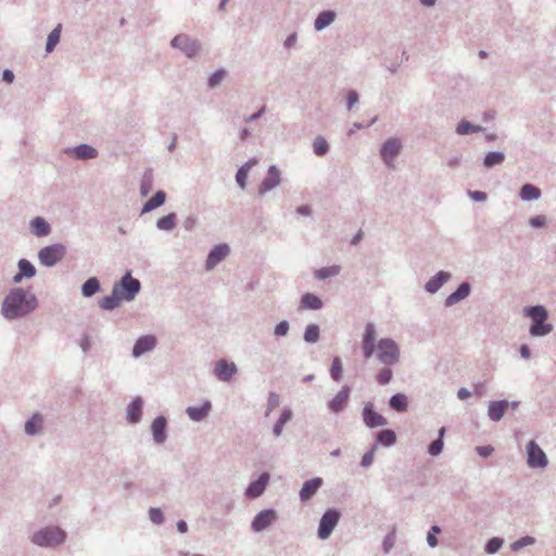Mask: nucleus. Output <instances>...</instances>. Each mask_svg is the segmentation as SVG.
I'll list each match as a JSON object with an SVG mask.
<instances>
[{"instance_id": "nucleus-29", "label": "nucleus", "mask_w": 556, "mask_h": 556, "mask_svg": "<svg viewBox=\"0 0 556 556\" xmlns=\"http://www.w3.org/2000/svg\"><path fill=\"white\" fill-rule=\"evenodd\" d=\"M74 155L77 159L86 160V159H94L98 155V152L94 148L88 144H80L73 150Z\"/></svg>"}, {"instance_id": "nucleus-28", "label": "nucleus", "mask_w": 556, "mask_h": 556, "mask_svg": "<svg viewBox=\"0 0 556 556\" xmlns=\"http://www.w3.org/2000/svg\"><path fill=\"white\" fill-rule=\"evenodd\" d=\"M469 292H470L469 285L466 282L462 283L455 292H453L451 295H448V298L446 299V304L453 305V304L457 303L458 301L467 298Z\"/></svg>"}, {"instance_id": "nucleus-20", "label": "nucleus", "mask_w": 556, "mask_h": 556, "mask_svg": "<svg viewBox=\"0 0 556 556\" xmlns=\"http://www.w3.org/2000/svg\"><path fill=\"white\" fill-rule=\"evenodd\" d=\"M509 403L507 401L491 402L489 405L488 414L493 421H498L507 410Z\"/></svg>"}, {"instance_id": "nucleus-63", "label": "nucleus", "mask_w": 556, "mask_h": 556, "mask_svg": "<svg viewBox=\"0 0 556 556\" xmlns=\"http://www.w3.org/2000/svg\"><path fill=\"white\" fill-rule=\"evenodd\" d=\"M13 79H14V74L11 71L5 70L3 72V80H5L7 83L10 84L13 81Z\"/></svg>"}, {"instance_id": "nucleus-42", "label": "nucleus", "mask_w": 556, "mask_h": 556, "mask_svg": "<svg viewBox=\"0 0 556 556\" xmlns=\"http://www.w3.org/2000/svg\"><path fill=\"white\" fill-rule=\"evenodd\" d=\"M445 433V429L444 428H441L440 429V437L438 440L433 441L430 446H429V453L432 455V456H437L439 455L441 452H442V448H443V441H442V438Z\"/></svg>"}, {"instance_id": "nucleus-8", "label": "nucleus", "mask_w": 556, "mask_h": 556, "mask_svg": "<svg viewBox=\"0 0 556 556\" xmlns=\"http://www.w3.org/2000/svg\"><path fill=\"white\" fill-rule=\"evenodd\" d=\"M340 515L334 509L327 510L320 519L318 527V536L326 540L331 534L332 530L339 521Z\"/></svg>"}, {"instance_id": "nucleus-15", "label": "nucleus", "mask_w": 556, "mask_h": 556, "mask_svg": "<svg viewBox=\"0 0 556 556\" xmlns=\"http://www.w3.org/2000/svg\"><path fill=\"white\" fill-rule=\"evenodd\" d=\"M280 184V172L276 166H270L267 177L260 186V193H265Z\"/></svg>"}, {"instance_id": "nucleus-34", "label": "nucleus", "mask_w": 556, "mask_h": 556, "mask_svg": "<svg viewBox=\"0 0 556 556\" xmlns=\"http://www.w3.org/2000/svg\"><path fill=\"white\" fill-rule=\"evenodd\" d=\"M377 441L384 446H390L395 443L396 434L394 431L386 429L378 433Z\"/></svg>"}, {"instance_id": "nucleus-11", "label": "nucleus", "mask_w": 556, "mask_h": 556, "mask_svg": "<svg viewBox=\"0 0 556 556\" xmlns=\"http://www.w3.org/2000/svg\"><path fill=\"white\" fill-rule=\"evenodd\" d=\"M401 142L397 139H389L381 149V156L383 161L391 166L393 159L397 155L401 150Z\"/></svg>"}, {"instance_id": "nucleus-5", "label": "nucleus", "mask_w": 556, "mask_h": 556, "mask_svg": "<svg viewBox=\"0 0 556 556\" xmlns=\"http://www.w3.org/2000/svg\"><path fill=\"white\" fill-rule=\"evenodd\" d=\"M65 250L63 245L53 244L41 249L39 251L38 257L42 265L53 266L63 258Z\"/></svg>"}, {"instance_id": "nucleus-21", "label": "nucleus", "mask_w": 556, "mask_h": 556, "mask_svg": "<svg viewBox=\"0 0 556 556\" xmlns=\"http://www.w3.org/2000/svg\"><path fill=\"white\" fill-rule=\"evenodd\" d=\"M123 300L125 299L118 293V289L113 288L112 294L101 299L99 305L103 309H113L119 306Z\"/></svg>"}, {"instance_id": "nucleus-55", "label": "nucleus", "mask_w": 556, "mask_h": 556, "mask_svg": "<svg viewBox=\"0 0 556 556\" xmlns=\"http://www.w3.org/2000/svg\"><path fill=\"white\" fill-rule=\"evenodd\" d=\"M289 330V324L287 321L279 323L275 328L276 336H286Z\"/></svg>"}, {"instance_id": "nucleus-14", "label": "nucleus", "mask_w": 556, "mask_h": 556, "mask_svg": "<svg viewBox=\"0 0 556 556\" xmlns=\"http://www.w3.org/2000/svg\"><path fill=\"white\" fill-rule=\"evenodd\" d=\"M237 372V367L233 363H228L225 359L217 362L215 366V375L219 380L228 381Z\"/></svg>"}, {"instance_id": "nucleus-38", "label": "nucleus", "mask_w": 556, "mask_h": 556, "mask_svg": "<svg viewBox=\"0 0 556 556\" xmlns=\"http://www.w3.org/2000/svg\"><path fill=\"white\" fill-rule=\"evenodd\" d=\"M390 406L397 412H404L407 408V397L404 394H395L390 400Z\"/></svg>"}, {"instance_id": "nucleus-35", "label": "nucleus", "mask_w": 556, "mask_h": 556, "mask_svg": "<svg viewBox=\"0 0 556 556\" xmlns=\"http://www.w3.org/2000/svg\"><path fill=\"white\" fill-rule=\"evenodd\" d=\"M100 289V283H99V280L94 277L92 278H89L84 285H83V288H81V291H83V294L85 296H91L93 295L96 292H98Z\"/></svg>"}, {"instance_id": "nucleus-13", "label": "nucleus", "mask_w": 556, "mask_h": 556, "mask_svg": "<svg viewBox=\"0 0 556 556\" xmlns=\"http://www.w3.org/2000/svg\"><path fill=\"white\" fill-rule=\"evenodd\" d=\"M229 254V247L227 244L216 245L207 256L206 267L212 269L219 262H222Z\"/></svg>"}, {"instance_id": "nucleus-62", "label": "nucleus", "mask_w": 556, "mask_h": 556, "mask_svg": "<svg viewBox=\"0 0 556 556\" xmlns=\"http://www.w3.org/2000/svg\"><path fill=\"white\" fill-rule=\"evenodd\" d=\"M520 354L523 358L528 359L530 358L531 356V352H530V349L528 345L523 344L521 348H520Z\"/></svg>"}, {"instance_id": "nucleus-49", "label": "nucleus", "mask_w": 556, "mask_h": 556, "mask_svg": "<svg viewBox=\"0 0 556 556\" xmlns=\"http://www.w3.org/2000/svg\"><path fill=\"white\" fill-rule=\"evenodd\" d=\"M535 542L534 538L532 536H523L521 538L520 540H517L515 541L513 544H511V548L514 551H517V549H520L527 545H531Z\"/></svg>"}, {"instance_id": "nucleus-23", "label": "nucleus", "mask_w": 556, "mask_h": 556, "mask_svg": "<svg viewBox=\"0 0 556 556\" xmlns=\"http://www.w3.org/2000/svg\"><path fill=\"white\" fill-rule=\"evenodd\" d=\"M210 410H211V403L205 402L199 407H192V406L188 407L187 414L190 417V419H192L194 421H201L208 415Z\"/></svg>"}, {"instance_id": "nucleus-22", "label": "nucleus", "mask_w": 556, "mask_h": 556, "mask_svg": "<svg viewBox=\"0 0 556 556\" xmlns=\"http://www.w3.org/2000/svg\"><path fill=\"white\" fill-rule=\"evenodd\" d=\"M166 419L164 417H157L153 420L151 429L155 442L162 443L165 441Z\"/></svg>"}, {"instance_id": "nucleus-24", "label": "nucleus", "mask_w": 556, "mask_h": 556, "mask_svg": "<svg viewBox=\"0 0 556 556\" xmlns=\"http://www.w3.org/2000/svg\"><path fill=\"white\" fill-rule=\"evenodd\" d=\"M142 400L135 399L127 407V418L130 422H138L141 418Z\"/></svg>"}, {"instance_id": "nucleus-50", "label": "nucleus", "mask_w": 556, "mask_h": 556, "mask_svg": "<svg viewBox=\"0 0 556 556\" xmlns=\"http://www.w3.org/2000/svg\"><path fill=\"white\" fill-rule=\"evenodd\" d=\"M502 544H503V540H501L498 538H493L488 542L485 551L489 554H493L501 548Z\"/></svg>"}, {"instance_id": "nucleus-40", "label": "nucleus", "mask_w": 556, "mask_h": 556, "mask_svg": "<svg viewBox=\"0 0 556 556\" xmlns=\"http://www.w3.org/2000/svg\"><path fill=\"white\" fill-rule=\"evenodd\" d=\"M175 224L176 215L174 213L163 216L157 220V227L162 230H170L175 227Z\"/></svg>"}, {"instance_id": "nucleus-27", "label": "nucleus", "mask_w": 556, "mask_h": 556, "mask_svg": "<svg viewBox=\"0 0 556 556\" xmlns=\"http://www.w3.org/2000/svg\"><path fill=\"white\" fill-rule=\"evenodd\" d=\"M166 200V194L164 191H157L150 200L146 202L142 207V213H148L150 211L155 210L156 207L164 204Z\"/></svg>"}, {"instance_id": "nucleus-10", "label": "nucleus", "mask_w": 556, "mask_h": 556, "mask_svg": "<svg viewBox=\"0 0 556 556\" xmlns=\"http://www.w3.org/2000/svg\"><path fill=\"white\" fill-rule=\"evenodd\" d=\"M172 46L179 48L188 56H193L199 51V46L194 40L186 35H178L172 40Z\"/></svg>"}, {"instance_id": "nucleus-53", "label": "nucleus", "mask_w": 556, "mask_h": 556, "mask_svg": "<svg viewBox=\"0 0 556 556\" xmlns=\"http://www.w3.org/2000/svg\"><path fill=\"white\" fill-rule=\"evenodd\" d=\"M375 451H376V445L372 446V448L363 456L362 463H361L362 466L368 467L372 464L374 457H375Z\"/></svg>"}, {"instance_id": "nucleus-3", "label": "nucleus", "mask_w": 556, "mask_h": 556, "mask_svg": "<svg viewBox=\"0 0 556 556\" xmlns=\"http://www.w3.org/2000/svg\"><path fill=\"white\" fill-rule=\"evenodd\" d=\"M525 314L533 321V325L530 328L531 336L541 337L552 331V325L545 323L547 319V312L543 306L526 307Z\"/></svg>"}, {"instance_id": "nucleus-46", "label": "nucleus", "mask_w": 556, "mask_h": 556, "mask_svg": "<svg viewBox=\"0 0 556 556\" xmlns=\"http://www.w3.org/2000/svg\"><path fill=\"white\" fill-rule=\"evenodd\" d=\"M313 147L315 154L319 156L326 154V152L328 151V143L321 137L315 139Z\"/></svg>"}, {"instance_id": "nucleus-12", "label": "nucleus", "mask_w": 556, "mask_h": 556, "mask_svg": "<svg viewBox=\"0 0 556 556\" xmlns=\"http://www.w3.org/2000/svg\"><path fill=\"white\" fill-rule=\"evenodd\" d=\"M268 481H269V475L267 472L262 473L256 481L252 482L248 486V489L245 491L247 496L250 498H256L260 495H262L263 492L265 491V488H266Z\"/></svg>"}, {"instance_id": "nucleus-61", "label": "nucleus", "mask_w": 556, "mask_h": 556, "mask_svg": "<svg viewBox=\"0 0 556 556\" xmlns=\"http://www.w3.org/2000/svg\"><path fill=\"white\" fill-rule=\"evenodd\" d=\"M290 418H291V412L290 410H285L280 415L278 421L281 422L282 425H285Z\"/></svg>"}, {"instance_id": "nucleus-17", "label": "nucleus", "mask_w": 556, "mask_h": 556, "mask_svg": "<svg viewBox=\"0 0 556 556\" xmlns=\"http://www.w3.org/2000/svg\"><path fill=\"white\" fill-rule=\"evenodd\" d=\"M349 396H350V388L345 386L329 402L330 410H332L333 413L341 412L345 407V405L349 401Z\"/></svg>"}, {"instance_id": "nucleus-36", "label": "nucleus", "mask_w": 556, "mask_h": 556, "mask_svg": "<svg viewBox=\"0 0 556 556\" xmlns=\"http://www.w3.org/2000/svg\"><path fill=\"white\" fill-rule=\"evenodd\" d=\"M339 273H340V266L332 265V266L323 267V268L316 270L315 277L317 279L323 280V279L329 278V277L337 276Z\"/></svg>"}, {"instance_id": "nucleus-9", "label": "nucleus", "mask_w": 556, "mask_h": 556, "mask_svg": "<svg viewBox=\"0 0 556 556\" xmlns=\"http://www.w3.org/2000/svg\"><path fill=\"white\" fill-rule=\"evenodd\" d=\"M277 518L276 511L273 509H266L258 513L253 522H252V529L255 532L263 531L268 526H270Z\"/></svg>"}, {"instance_id": "nucleus-30", "label": "nucleus", "mask_w": 556, "mask_h": 556, "mask_svg": "<svg viewBox=\"0 0 556 556\" xmlns=\"http://www.w3.org/2000/svg\"><path fill=\"white\" fill-rule=\"evenodd\" d=\"M334 17H336V13L332 11L321 12L315 21V28L317 30L324 29L325 27H327L334 21Z\"/></svg>"}, {"instance_id": "nucleus-54", "label": "nucleus", "mask_w": 556, "mask_h": 556, "mask_svg": "<svg viewBox=\"0 0 556 556\" xmlns=\"http://www.w3.org/2000/svg\"><path fill=\"white\" fill-rule=\"evenodd\" d=\"M150 518L154 523H161L163 521V514L157 508H151Z\"/></svg>"}, {"instance_id": "nucleus-48", "label": "nucleus", "mask_w": 556, "mask_h": 556, "mask_svg": "<svg viewBox=\"0 0 556 556\" xmlns=\"http://www.w3.org/2000/svg\"><path fill=\"white\" fill-rule=\"evenodd\" d=\"M477 130H479V127H475L470 123L465 121L460 122L456 129L457 134L459 135H467L470 132H475Z\"/></svg>"}, {"instance_id": "nucleus-64", "label": "nucleus", "mask_w": 556, "mask_h": 556, "mask_svg": "<svg viewBox=\"0 0 556 556\" xmlns=\"http://www.w3.org/2000/svg\"><path fill=\"white\" fill-rule=\"evenodd\" d=\"M469 396H470V392H469L467 389H464V388H463V389H460V390L458 391V397H459L460 400H466V399H468Z\"/></svg>"}, {"instance_id": "nucleus-16", "label": "nucleus", "mask_w": 556, "mask_h": 556, "mask_svg": "<svg viewBox=\"0 0 556 556\" xmlns=\"http://www.w3.org/2000/svg\"><path fill=\"white\" fill-rule=\"evenodd\" d=\"M156 344V339L154 336H143L139 338L134 346L132 354L138 357L146 352L154 349Z\"/></svg>"}, {"instance_id": "nucleus-52", "label": "nucleus", "mask_w": 556, "mask_h": 556, "mask_svg": "<svg viewBox=\"0 0 556 556\" xmlns=\"http://www.w3.org/2000/svg\"><path fill=\"white\" fill-rule=\"evenodd\" d=\"M225 71L223 70H219L217 72H215L211 77H210V80H208V84L211 87H215L217 86L225 77Z\"/></svg>"}, {"instance_id": "nucleus-6", "label": "nucleus", "mask_w": 556, "mask_h": 556, "mask_svg": "<svg viewBox=\"0 0 556 556\" xmlns=\"http://www.w3.org/2000/svg\"><path fill=\"white\" fill-rule=\"evenodd\" d=\"M114 288L118 289V293L123 295L125 300L130 301L139 292L140 282L127 273L122 280L114 286Z\"/></svg>"}, {"instance_id": "nucleus-37", "label": "nucleus", "mask_w": 556, "mask_h": 556, "mask_svg": "<svg viewBox=\"0 0 556 556\" xmlns=\"http://www.w3.org/2000/svg\"><path fill=\"white\" fill-rule=\"evenodd\" d=\"M540 194V190L532 185H525L520 190V197L526 201L538 199Z\"/></svg>"}, {"instance_id": "nucleus-4", "label": "nucleus", "mask_w": 556, "mask_h": 556, "mask_svg": "<svg viewBox=\"0 0 556 556\" xmlns=\"http://www.w3.org/2000/svg\"><path fill=\"white\" fill-rule=\"evenodd\" d=\"M65 532L59 527H46L31 536V542L38 546L51 547L63 543Z\"/></svg>"}, {"instance_id": "nucleus-2", "label": "nucleus", "mask_w": 556, "mask_h": 556, "mask_svg": "<svg viewBox=\"0 0 556 556\" xmlns=\"http://www.w3.org/2000/svg\"><path fill=\"white\" fill-rule=\"evenodd\" d=\"M36 305L37 300L33 294L15 289L5 298L2 313L7 318H15L31 312Z\"/></svg>"}, {"instance_id": "nucleus-57", "label": "nucleus", "mask_w": 556, "mask_h": 556, "mask_svg": "<svg viewBox=\"0 0 556 556\" xmlns=\"http://www.w3.org/2000/svg\"><path fill=\"white\" fill-rule=\"evenodd\" d=\"M346 99H348V108L352 109V106L358 101V94L356 93V91L351 90V91H349Z\"/></svg>"}, {"instance_id": "nucleus-43", "label": "nucleus", "mask_w": 556, "mask_h": 556, "mask_svg": "<svg viewBox=\"0 0 556 556\" xmlns=\"http://www.w3.org/2000/svg\"><path fill=\"white\" fill-rule=\"evenodd\" d=\"M330 375L333 380L340 381L342 378V363L339 357H334L330 368Z\"/></svg>"}, {"instance_id": "nucleus-45", "label": "nucleus", "mask_w": 556, "mask_h": 556, "mask_svg": "<svg viewBox=\"0 0 556 556\" xmlns=\"http://www.w3.org/2000/svg\"><path fill=\"white\" fill-rule=\"evenodd\" d=\"M153 185V179L151 174H146L142 178L141 185H140V193L142 197H147L148 193L151 191Z\"/></svg>"}, {"instance_id": "nucleus-1", "label": "nucleus", "mask_w": 556, "mask_h": 556, "mask_svg": "<svg viewBox=\"0 0 556 556\" xmlns=\"http://www.w3.org/2000/svg\"><path fill=\"white\" fill-rule=\"evenodd\" d=\"M376 341V328L372 323H368L365 326V332L362 340V351L366 359L376 355L377 359L386 365L392 366L400 361V348L397 343L390 339H380L377 344Z\"/></svg>"}, {"instance_id": "nucleus-39", "label": "nucleus", "mask_w": 556, "mask_h": 556, "mask_svg": "<svg viewBox=\"0 0 556 556\" xmlns=\"http://www.w3.org/2000/svg\"><path fill=\"white\" fill-rule=\"evenodd\" d=\"M61 24H59L48 36V40H47V47H46V50L47 52H51L54 47L58 45V42L60 41V36H61Z\"/></svg>"}, {"instance_id": "nucleus-18", "label": "nucleus", "mask_w": 556, "mask_h": 556, "mask_svg": "<svg viewBox=\"0 0 556 556\" xmlns=\"http://www.w3.org/2000/svg\"><path fill=\"white\" fill-rule=\"evenodd\" d=\"M363 416L365 424L370 428L384 426L387 424V419L382 415L374 412L369 405L365 406Z\"/></svg>"}, {"instance_id": "nucleus-19", "label": "nucleus", "mask_w": 556, "mask_h": 556, "mask_svg": "<svg viewBox=\"0 0 556 556\" xmlns=\"http://www.w3.org/2000/svg\"><path fill=\"white\" fill-rule=\"evenodd\" d=\"M323 483V480L320 478H314L308 481H306L301 491H300V497L302 501L309 500L320 488Z\"/></svg>"}, {"instance_id": "nucleus-44", "label": "nucleus", "mask_w": 556, "mask_h": 556, "mask_svg": "<svg viewBox=\"0 0 556 556\" xmlns=\"http://www.w3.org/2000/svg\"><path fill=\"white\" fill-rule=\"evenodd\" d=\"M319 338V328L316 325H309L305 329L304 339L309 343H314Z\"/></svg>"}, {"instance_id": "nucleus-31", "label": "nucleus", "mask_w": 556, "mask_h": 556, "mask_svg": "<svg viewBox=\"0 0 556 556\" xmlns=\"http://www.w3.org/2000/svg\"><path fill=\"white\" fill-rule=\"evenodd\" d=\"M256 164V160H250L243 166H241L236 175L238 185L243 189L249 175V170Z\"/></svg>"}, {"instance_id": "nucleus-25", "label": "nucleus", "mask_w": 556, "mask_h": 556, "mask_svg": "<svg viewBox=\"0 0 556 556\" xmlns=\"http://www.w3.org/2000/svg\"><path fill=\"white\" fill-rule=\"evenodd\" d=\"M18 274L14 276L15 282H20L23 277L30 278L36 274L35 267L27 260H21L18 262Z\"/></svg>"}, {"instance_id": "nucleus-47", "label": "nucleus", "mask_w": 556, "mask_h": 556, "mask_svg": "<svg viewBox=\"0 0 556 556\" xmlns=\"http://www.w3.org/2000/svg\"><path fill=\"white\" fill-rule=\"evenodd\" d=\"M392 376H393V372L392 370L389 368V367H384L382 368L378 374H377V381L378 383L380 384H387L390 382V380L392 379Z\"/></svg>"}, {"instance_id": "nucleus-33", "label": "nucleus", "mask_w": 556, "mask_h": 556, "mask_svg": "<svg viewBox=\"0 0 556 556\" xmlns=\"http://www.w3.org/2000/svg\"><path fill=\"white\" fill-rule=\"evenodd\" d=\"M42 426V417L39 414H35L25 425V431L28 434L37 433Z\"/></svg>"}, {"instance_id": "nucleus-32", "label": "nucleus", "mask_w": 556, "mask_h": 556, "mask_svg": "<svg viewBox=\"0 0 556 556\" xmlns=\"http://www.w3.org/2000/svg\"><path fill=\"white\" fill-rule=\"evenodd\" d=\"M31 229H33V232L39 237L41 236H46L49 233V225L46 223V220L41 217H36L33 222H31Z\"/></svg>"}, {"instance_id": "nucleus-41", "label": "nucleus", "mask_w": 556, "mask_h": 556, "mask_svg": "<svg viewBox=\"0 0 556 556\" xmlns=\"http://www.w3.org/2000/svg\"><path fill=\"white\" fill-rule=\"evenodd\" d=\"M505 156L501 152H489L484 157V165L486 167H492L494 165H498L504 161Z\"/></svg>"}, {"instance_id": "nucleus-59", "label": "nucleus", "mask_w": 556, "mask_h": 556, "mask_svg": "<svg viewBox=\"0 0 556 556\" xmlns=\"http://www.w3.org/2000/svg\"><path fill=\"white\" fill-rule=\"evenodd\" d=\"M530 224L533 227H542L545 224V217L544 216H535L530 219Z\"/></svg>"}, {"instance_id": "nucleus-51", "label": "nucleus", "mask_w": 556, "mask_h": 556, "mask_svg": "<svg viewBox=\"0 0 556 556\" xmlns=\"http://www.w3.org/2000/svg\"><path fill=\"white\" fill-rule=\"evenodd\" d=\"M440 532H441V529L439 526H433L431 528V530L428 532L427 541L431 547H435L438 545V540L435 538V534H439Z\"/></svg>"}, {"instance_id": "nucleus-7", "label": "nucleus", "mask_w": 556, "mask_h": 556, "mask_svg": "<svg viewBox=\"0 0 556 556\" xmlns=\"http://www.w3.org/2000/svg\"><path fill=\"white\" fill-rule=\"evenodd\" d=\"M527 463L531 468H544L547 465V457L543 450L534 442L530 441L527 446Z\"/></svg>"}, {"instance_id": "nucleus-60", "label": "nucleus", "mask_w": 556, "mask_h": 556, "mask_svg": "<svg viewBox=\"0 0 556 556\" xmlns=\"http://www.w3.org/2000/svg\"><path fill=\"white\" fill-rule=\"evenodd\" d=\"M470 197L475 201H484L486 199V194L482 191H472L470 192Z\"/></svg>"}, {"instance_id": "nucleus-56", "label": "nucleus", "mask_w": 556, "mask_h": 556, "mask_svg": "<svg viewBox=\"0 0 556 556\" xmlns=\"http://www.w3.org/2000/svg\"><path fill=\"white\" fill-rule=\"evenodd\" d=\"M441 287V281H438L437 278L429 280L426 285V289L429 292H435Z\"/></svg>"}, {"instance_id": "nucleus-26", "label": "nucleus", "mask_w": 556, "mask_h": 556, "mask_svg": "<svg viewBox=\"0 0 556 556\" xmlns=\"http://www.w3.org/2000/svg\"><path fill=\"white\" fill-rule=\"evenodd\" d=\"M323 306L321 300L312 293H305L301 299V309H318Z\"/></svg>"}, {"instance_id": "nucleus-58", "label": "nucleus", "mask_w": 556, "mask_h": 556, "mask_svg": "<svg viewBox=\"0 0 556 556\" xmlns=\"http://www.w3.org/2000/svg\"><path fill=\"white\" fill-rule=\"evenodd\" d=\"M477 452L480 456L482 457H488L492 454L493 452V447L490 446V445H486V446H478L477 447Z\"/></svg>"}]
</instances>
